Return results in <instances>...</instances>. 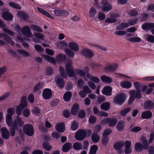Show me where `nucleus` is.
<instances>
[{
	"label": "nucleus",
	"mask_w": 154,
	"mask_h": 154,
	"mask_svg": "<svg viewBox=\"0 0 154 154\" xmlns=\"http://www.w3.org/2000/svg\"><path fill=\"white\" fill-rule=\"evenodd\" d=\"M65 69L69 77H71L75 75L74 71L70 63H68L66 65Z\"/></svg>",
	"instance_id": "1a4fd4ad"
},
{
	"label": "nucleus",
	"mask_w": 154,
	"mask_h": 154,
	"mask_svg": "<svg viewBox=\"0 0 154 154\" xmlns=\"http://www.w3.org/2000/svg\"><path fill=\"white\" fill-rule=\"evenodd\" d=\"M20 101V103L17 106L16 110V113L18 115H21L22 109L28 106L26 97L23 96L22 97Z\"/></svg>",
	"instance_id": "f257e3e1"
},
{
	"label": "nucleus",
	"mask_w": 154,
	"mask_h": 154,
	"mask_svg": "<svg viewBox=\"0 0 154 154\" xmlns=\"http://www.w3.org/2000/svg\"><path fill=\"white\" fill-rule=\"evenodd\" d=\"M71 129L73 131H75L78 128V124L75 122L73 121L72 122L71 126Z\"/></svg>",
	"instance_id": "5fc2aeb1"
},
{
	"label": "nucleus",
	"mask_w": 154,
	"mask_h": 154,
	"mask_svg": "<svg viewBox=\"0 0 154 154\" xmlns=\"http://www.w3.org/2000/svg\"><path fill=\"white\" fill-rule=\"evenodd\" d=\"M81 53L87 57H91L93 56L92 52L88 49H84L82 51Z\"/></svg>",
	"instance_id": "4be33fe9"
},
{
	"label": "nucleus",
	"mask_w": 154,
	"mask_h": 154,
	"mask_svg": "<svg viewBox=\"0 0 154 154\" xmlns=\"http://www.w3.org/2000/svg\"><path fill=\"white\" fill-rule=\"evenodd\" d=\"M17 116L16 118L14 120L13 126L15 128V129H18V128L22 127L24 125V122L23 121L21 117Z\"/></svg>",
	"instance_id": "7ed1b4c3"
},
{
	"label": "nucleus",
	"mask_w": 154,
	"mask_h": 154,
	"mask_svg": "<svg viewBox=\"0 0 154 154\" xmlns=\"http://www.w3.org/2000/svg\"><path fill=\"white\" fill-rule=\"evenodd\" d=\"M61 76H57L56 77V81L57 84L60 87H62L64 84V81L61 78Z\"/></svg>",
	"instance_id": "b1692460"
},
{
	"label": "nucleus",
	"mask_w": 154,
	"mask_h": 154,
	"mask_svg": "<svg viewBox=\"0 0 154 154\" xmlns=\"http://www.w3.org/2000/svg\"><path fill=\"white\" fill-rule=\"evenodd\" d=\"M134 149L137 151L140 152L143 150V146L140 143H137L135 144Z\"/></svg>",
	"instance_id": "ea45409f"
},
{
	"label": "nucleus",
	"mask_w": 154,
	"mask_h": 154,
	"mask_svg": "<svg viewBox=\"0 0 154 154\" xmlns=\"http://www.w3.org/2000/svg\"><path fill=\"white\" fill-rule=\"evenodd\" d=\"M24 132L29 136H32L34 133V130L32 126L29 124H26L23 127Z\"/></svg>",
	"instance_id": "423d86ee"
},
{
	"label": "nucleus",
	"mask_w": 154,
	"mask_h": 154,
	"mask_svg": "<svg viewBox=\"0 0 154 154\" xmlns=\"http://www.w3.org/2000/svg\"><path fill=\"white\" fill-rule=\"evenodd\" d=\"M91 139L93 142L97 143L99 141L100 137L98 134L94 133L92 134L91 136Z\"/></svg>",
	"instance_id": "c03bdc74"
},
{
	"label": "nucleus",
	"mask_w": 154,
	"mask_h": 154,
	"mask_svg": "<svg viewBox=\"0 0 154 154\" xmlns=\"http://www.w3.org/2000/svg\"><path fill=\"white\" fill-rule=\"evenodd\" d=\"M33 35L35 38H33L32 40L35 43H38L40 42V40H43L45 38L44 35L40 33L35 32Z\"/></svg>",
	"instance_id": "9d476101"
},
{
	"label": "nucleus",
	"mask_w": 154,
	"mask_h": 154,
	"mask_svg": "<svg viewBox=\"0 0 154 154\" xmlns=\"http://www.w3.org/2000/svg\"><path fill=\"white\" fill-rule=\"evenodd\" d=\"M112 6L110 4H107L106 5H104L102 6V10L103 11H108L112 9Z\"/></svg>",
	"instance_id": "09e8293b"
},
{
	"label": "nucleus",
	"mask_w": 154,
	"mask_h": 154,
	"mask_svg": "<svg viewBox=\"0 0 154 154\" xmlns=\"http://www.w3.org/2000/svg\"><path fill=\"white\" fill-rule=\"evenodd\" d=\"M42 146L45 150L48 151H49L52 149L51 146L48 142H43L42 144Z\"/></svg>",
	"instance_id": "864d4df0"
},
{
	"label": "nucleus",
	"mask_w": 154,
	"mask_h": 154,
	"mask_svg": "<svg viewBox=\"0 0 154 154\" xmlns=\"http://www.w3.org/2000/svg\"><path fill=\"white\" fill-rule=\"evenodd\" d=\"M129 94L130 95L128 102L129 104H131L133 103L135 98L140 99L141 97V91L140 90L131 91L129 92Z\"/></svg>",
	"instance_id": "f03ea898"
},
{
	"label": "nucleus",
	"mask_w": 154,
	"mask_h": 154,
	"mask_svg": "<svg viewBox=\"0 0 154 154\" xmlns=\"http://www.w3.org/2000/svg\"><path fill=\"white\" fill-rule=\"evenodd\" d=\"M131 143L129 141L127 140L125 142V152L126 154L131 153Z\"/></svg>",
	"instance_id": "4468645a"
},
{
	"label": "nucleus",
	"mask_w": 154,
	"mask_h": 154,
	"mask_svg": "<svg viewBox=\"0 0 154 154\" xmlns=\"http://www.w3.org/2000/svg\"><path fill=\"white\" fill-rule=\"evenodd\" d=\"M121 86L124 88H129L132 86L131 83L128 81H124L121 83Z\"/></svg>",
	"instance_id": "c756f323"
},
{
	"label": "nucleus",
	"mask_w": 154,
	"mask_h": 154,
	"mask_svg": "<svg viewBox=\"0 0 154 154\" xmlns=\"http://www.w3.org/2000/svg\"><path fill=\"white\" fill-rule=\"evenodd\" d=\"M110 104L108 102H106L103 103L100 105L101 109L104 111H107L110 109Z\"/></svg>",
	"instance_id": "7c9ffc66"
},
{
	"label": "nucleus",
	"mask_w": 154,
	"mask_h": 154,
	"mask_svg": "<svg viewBox=\"0 0 154 154\" xmlns=\"http://www.w3.org/2000/svg\"><path fill=\"white\" fill-rule=\"evenodd\" d=\"M66 55L64 54H59L56 56V59L58 61L63 60H65Z\"/></svg>",
	"instance_id": "680f3d73"
},
{
	"label": "nucleus",
	"mask_w": 154,
	"mask_h": 154,
	"mask_svg": "<svg viewBox=\"0 0 154 154\" xmlns=\"http://www.w3.org/2000/svg\"><path fill=\"white\" fill-rule=\"evenodd\" d=\"M42 56L46 60L52 63H54L56 60L53 57L49 56H48L42 54Z\"/></svg>",
	"instance_id": "2f4dec72"
},
{
	"label": "nucleus",
	"mask_w": 154,
	"mask_h": 154,
	"mask_svg": "<svg viewBox=\"0 0 154 154\" xmlns=\"http://www.w3.org/2000/svg\"><path fill=\"white\" fill-rule=\"evenodd\" d=\"M98 146L95 145H92L90 148L89 152L90 154H95L98 149Z\"/></svg>",
	"instance_id": "8fccbe9b"
},
{
	"label": "nucleus",
	"mask_w": 154,
	"mask_h": 154,
	"mask_svg": "<svg viewBox=\"0 0 154 154\" xmlns=\"http://www.w3.org/2000/svg\"><path fill=\"white\" fill-rule=\"evenodd\" d=\"M18 16L20 18L24 20H26L28 18V14L25 12L19 11L17 13Z\"/></svg>",
	"instance_id": "c85d7f7f"
},
{
	"label": "nucleus",
	"mask_w": 154,
	"mask_h": 154,
	"mask_svg": "<svg viewBox=\"0 0 154 154\" xmlns=\"http://www.w3.org/2000/svg\"><path fill=\"white\" fill-rule=\"evenodd\" d=\"M23 116L25 118L29 117L30 114V110L28 109H25L23 110Z\"/></svg>",
	"instance_id": "052dcab7"
},
{
	"label": "nucleus",
	"mask_w": 154,
	"mask_h": 154,
	"mask_svg": "<svg viewBox=\"0 0 154 154\" xmlns=\"http://www.w3.org/2000/svg\"><path fill=\"white\" fill-rule=\"evenodd\" d=\"M97 11L94 7L91 8L89 11V17L91 18H94L95 15L96 14Z\"/></svg>",
	"instance_id": "a19ab883"
},
{
	"label": "nucleus",
	"mask_w": 154,
	"mask_h": 154,
	"mask_svg": "<svg viewBox=\"0 0 154 154\" xmlns=\"http://www.w3.org/2000/svg\"><path fill=\"white\" fill-rule=\"evenodd\" d=\"M66 54L69 57H73L75 55L74 53L72 50L68 48H66L64 50Z\"/></svg>",
	"instance_id": "49530a36"
},
{
	"label": "nucleus",
	"mask_w": 154,
	"mask_h": 154,
	"mask_svg": "<svg viewBox=\"0 0 154 154\" xmlns=\"http://www.w3.org/2000/svg\"><path fill=\"white\" fill-rule=\"evenodd\" d=\"M137 79L140 80L144 82L154 81V76L145 77L142 79Z\"/></svg>",
	"instance_id": "de8ad7c7"
},
{
	"label": "nucleus",
	"mask_w": 154,
	"mask_h": 154,
	"mask_svg": "<svg viewBox=\"0 0 154 154\" xmlns=\"http://www.w3.org/2000/svg\"><path fill=\"white\" fill-rule=\"evenodd\" d=\"M7 114L6 116H12L15 112V109L14 108H10L8 109L7 110Z\"/></svg>",
	"instance_id": "3c124183"
},
{
	"label": "nucleus",
	"mask_w": 154,
	"mask_h": 154,
	"mask_svg": "<svg viewBox=\"0 0 154 154\" xmlns=\"http://www.w3.org/2000/svg\"><path fill=\"white\" fill-rule=\"evenodd\" d=\"M32 113L37 116L38 115L40 112V110L37 107H34L32 110Z\"/></svg>",
	"instance_id": "774afa93"
},
{
	"label": "nucleus",
	"mask_w": 154,
	"mask_h": 154,
	"mask_svg": "<svg viewBox=\"0 0 154 154\" xmlns=\"http://www.w3.org/2000/svg\"><path fill=\"white\" fill-rule=\"evenodd\" d=\"M109 140V138L108 137L103 136L102 139V143L103 145H106L107 144Z\"/></svg>",
	"instance_id": "338daca9"
},
{
	"label": "nucleus",
	"mask_w": 154,
	"mask_h": 154,
	"mask_svg": "<svg viewBox=\"0 0 154 154\" xmlns=\"http://www.w3.org/2000/svg\"><path fill=\"white\" fill-rule=\"evenodd\" d=\"M31 29L35 31L39 32H42V30L39 26L34 25H32L30 26Z\"/></svg>",
	"instance_id": "e2e57ef3"
},
{
	"label": "nucleus",
	"mask_w": 154,
	"mask_h": 154,
	"mask_svg": "<svg viewBox=\"0 0 154 154\" xmlns=\"http://www.w3.org/2000/svg\"><path fill=\"white\" fill-rule=\"evenodd\" d=\"M57 47L60 49H63L65 47L67 46V43L65 41L59 42L56 43Z\"/></svg>",
	"instance_id": "5701e85b"
},
{
	"label": "nucleus",
	"mask_w": 154,
	"mask_h": 154,
	"mask_svg": "<svg viewBox=\"0 0 154 154\" xmlns=\"http://www.w3.org/2000/svg\"><path fill=\"white\" fill-rule=\"evenodd\" d=\"M2 16L4 19L8 21L11 20L13 18L12 15L10 13L8 12L3 13L2 14Z\"/></svg>",
	"instance_id": "412c9836"
},
{
	"label": "nucleus",
	"mask_w": 154,
	"mask_h": 154,
	"mask_svg": "<svg viewBox=\"0 0 154 154\" xmlns=\"http://www.w3.org/2000/svg\"><path fill=\"white\" fill-rule=\"evenodd\" d=\"M79 109V105L77 103L74 104L72 105L71 109V114L73 115H76Z\"/></svg>",
	"instance_id": "dca6fc26"
},
{
	"label": "nucleus",
	"mask_w": 154,
	"mask_h": 154,
	"mask_svg": "<svg viewBox=\"0 0 154 154\" xmlns=\"http://www.w3.org/2000/svg\"><path fill=\"white\" fill-rule=\"evenodd\" d=\"M44 84L43 82H39L36 84L34 86L33 88L34 92L37 91L43 87Z\"/></svg>",
	"instance_id": "79ce46f5"
},
{
	"label": "nucleus",
	"mask_w": 154,
	"mask_h": 154,
	"mask_svg": "<svg viewBox=\"0 0 154 154\" xmlns=\"http://www.w3.org/2000/svg\"><path fill=\"white\" fill-rule=\"evenodd\" d=\"M3 37L4 39L7 42L10 44L11 45H14V42L10 37L8 35L5 34L0 33V38H1Z\"/></svg>",
	"instance_id": "393cba45"
},
{
	"label": "nucleus",
	"mask_w": 154,
	"mask_h": 154,
	"mask_svg": "<svg viewBox=\"0 0 154 154\" xmlns=\"http://www.w3.org/2000/svg\"><path fill=\"white\" fill-rule=\"evenodd\" d=\"M117 121V119H116L108 118L103 120L101 122L103 124L106 125L108 124L109 127H113L116 125Z\"/></svg>",
	"instance_id": "20e7f679"
},
{
	"label": "nucleus",
	"mask_w": 154,
	"mask_h": 154,
	"mask_svg": "<svg viewBox=\"0 0 154 154\" xmlns=\"http://www.w3.org/2000/svg\"><path fill=\"white\" fill-rule=\"evenodd\" d=\"M17 52L18 53L24 57H28L29 56V53L24 50L19 49L17 51Z\"/></svg>",
	"instance_id": "603ef678"
},
{
	"label": "nucleus",
	"mask_w": 154,
	"mask_h": 154,
	"mask_svg": "<svg viewBox=\"0 0 154 154\" xmlns=\"http://www.w3.org/2000/svg\"><path fill=\"white\" fill-rule=\"evenodd\" d=\"M153 106V103L151 101H148L145 103L144 107L145 109H147L152 107Z\"/></svg>",
	"instance_id": "13d9d810"
},
{
	"label": "nucleus",
	"mask_w": 154,
	"mask_h": 154,
	"mask_svg": "<svg viewBox=\"0 0 154 154\" xmlns=\"http://www.w3.org/2000/svg\"><path fill=\"white\" fill-rule=\"evenodd\" d=\"M112 132V130L110 128H107L103 131V136L107 137Z\"/></svg>",
	"instance_id": "bf43d9fd"
},
{
	"label": "nucleus",
	"mask_w": 154,
	"mask_h": 154,
	"mask_svg": "<svg viewBox=\"0 0 154 154\" xmlns=\"http://www.w3.org/2000/svg\"><path fill=\"white\" fill-rule=\"evenodd\" d=\"M125 123L122 120H120L118 122L117 124L116 129L119 131L123 130L125 127Z\"/></svg>",
	"instance_id": "aec40b11"
},
{
	"label": "nucleus",
	"mask_w": 154,
	"mask_h": 154,
	"mask_svg": "<svg viewBox=\"0 0 154 154\" xmlns=\"http://www.w3.org/2000/svg\"><path fill=\"white\" fill-rule=\"evenodd\" d=\"M125 145V142L124 141L121 140L116 142L114 145V148L117 150H119L121 149Z\"/></svg>",
	"instance_id": "f3484780"
},
{
	"label": "nucleus",
	"mask_w": 154,
	"mask_h": 154,
	"mask_svg": "<svg viewBox=\"0 0 154 154\" xmlns=\"http://www.w3.org/2000/svg\"><path fill=\"white\" fill-rule=\"evenodd\" d=\"M141 141L143 144V147L145 149H147L148 148L149 142L147 140L146 137H143L141 139Z\"/></svg>",
	"instance_id": "e433bc0d"
},
{
	"label": "nucleus",
	"mask_w": 154,
	"mask_h": 154,
	"mask_svg": "<svg viewBox=\"0 0 154 154\" xmlns=\"http://www.w3.org/2000/svg\"><path fill=\"white\" fill-rule=\"evenodd\" d=\"M73 148L76 150H80L82 148V144L80 142H76L73 144Z\"/></svg>",
	"instance_id": "a18cd8bd"
},
{
	"label": "nucleus",
	"mask_w": 154,
	"mask_h": 154,
	"mask_svg": "<svg viewBox=\"0 0 154 154\" xmlns=\"http://www.w3.org/2000/svg\"><path fill=\"white\" fill-rule=\"evenodd\" d=\"M37 9L38 11L41 13L42 14H44L45 15L49 17L50 18L53 19L54 18L53 17V16H52L48 13L45 11L43 9H42L41 8L38 7L37 8Z\"/></svg>",
	"instance_id": "72a5a7b5"
},
{
	"label": "nucleus",
	"mask_w": 154,
	"mask_h": 154,
	"mask_svg": "<svg viewBox=\"0 0 154 154\" xmlns=\"http://www.w3.org/2000/svg\"><path fill=\"white\" fill-rule=\"evenodd\" d=\"M131 110V108L127 107L122 110L120 112V114L122 116H125Z\"/></svg>",
	"instance_id": "6e6d98bb"
},
{
	"label": "nucleus",
	"mask_w": 154,
	"mask_h": 154,
	"mask_svg": "<svg viewBox=\"0 0 154 154\" xmlns=\"http://www.w3.org/2000/svg\"><path fill=\"white\" fill-rule=\"evenodd\" d=\"M112 88L109 86H104L102 91L103 94L107 96H109L112 94Z\"/></svg>",
	"instance_id": "ddd939ff"
},
{
	"label": "nucleus",
	"mask_w": 154,
	"mask_h": 154,
	"mask_svg": "<svg viewBox=\"0 0 154 154\" xmlns=\"http://www.w3.org/2000/svg\"><path fill=\"white\" fill-rule=\"evenodd\" d=\"M2 136L5 139H8L10 136L9 132L7 129L3 127L1 130Z\"/></svg>",
	"instance_id": "a211bd4d"
},
{
	"label": "nucleus",
	"mask_w": 154,
	"mask_h": 154,
	"mask_svg": "<svg viewBox=\"0 0 154 154\" xmlns=\"http://www.w3.org/2000/svg\"><path fill=\"white\" fill-rule=\"evenodd\" d=\"M71 95V93L70 91H67L64 94L63 96V99L66 101H68L70 100Z\"/></svg>",
	"instance_id": "58836bf2"
},
{
	"label": "nucleus",
	"mask_w": 154,
	"mask_h": 154,
	"mask_svg": "<svg viewBox=\"0 0 154 154\" xmlns=\"http://www.w3.org/2000/svg\"><path fill=\"white\" fill-rule=\"evenodd\" d=\"M60 73L61 75V76L63 78H66L67 75L65 72H64V69L63 67L60 66L59 68Z\"/></svg>",
	"instance_id": "69168bd1"
},
{
	"label": "nucleus",
	"mask_w": 154,
	"mask_h": 154,
	"mask_svg": "<svg viewBox=\"0 0 154 154\" xmlns=\"http://www.w3.org/2000/svg\"><path fill=\"white\" fill-rule=\"evenodd\" d=\"M101 80L104 82L107 83H110L112 82V79L105 75H103L100 78Z\"/></svg>",
	"instance_id": "473e14b6"
},
{
	"label": "nucleus",
	"mask_w": 154,
	"mask_h": 154,
	"mask_svg": "<svg viewBox=\"0 0 154 154\" xmlns=\"http://www.w3.org/2000/svg\"><path fill=\"white\" fill-rule=\"evenodd\" d=\"M86 132L83 130L80 129L78 130L75 133V137L78 140H83L86 136Z\"/></svg>",
	"instance_id": "39448f33"
},
{
	"label": "nucleus",
	"mask_w": 154,
	"mask_h": 154,
	"mask_svg": "<svg viewBox=\"0 0 154 154\" xmlns=\"http://www.w3.org/2000/svg\"><path fill=\"white\" fill-rule=\"evenodd\" d=\"M129 26V23H122L116 27L117 30H123L124 28L128 27Z\"/></svg>",
	"instance_id": "37998d69"
},
{
	"label": "nucleus",
	"mask_w": 154,
	"mask_h": 154,
	"mask_svg": "<svg viewBox=\"0 0 154 154\" xmlns=\"http://www.w3.org/2000/svg\"><path fill=\"white\" fill-rule=\"evenodd\" d=\"M22 33L28 37L32 38V34L31 33L29 27L27 26L23 27L21 30Z\"/></svg>",
	"instance_id": "f8f14e48"
},
{
	"label": "nucleus",
	"mask_w": 154,
	"mask_h": 154,
	"mask_svg": "<svg viewBox=\"0 0 154 154\" xmlns=\"http://www.w3.org/2000/svg\"><path fill=\"white\" fill-rule=\"evenodd\" d=\"M126 95L123 93H121L116 95L114 99V101L118 104L123 103L125 100Z\"/></svg>",
	"instance_id": "0eeeda50"
},
{
	"label": "nucleus",
	"mask_w": 154,
	"mask_h": 154,
	"mask_svg": "<svg viewBox=\"0 0 154 154\" xmlns=\"http://www.w3.org/2000/svg\"><path fill=\"white\" fill-rule=\"evenodd\" d=\"M152 113L149 111H146L142 113L141 117L143 119H148L152 116Z\"/></svg>",
	"instance_id": "a878e982"
},
{
	"label": "nucleus",
	"mask_w": 154,
	"mask_h": 154,
	"mask_svg": "<svg viewBox=\"0 0 154 154\" xmlns=\"http://www.w3.org/2000/svg\"><path fill=\"white\" fill-rule=\"evenodd\" d=\"M37 9L38 11L41 13L42 14H44L45 15L49 17L50 18L53 19L54 18L53 17V16H52L48 13L45 11L43 9H42L41 8L38 7L37 8Z\"/></svg>",
	"instance_id": "f704fd0d"
},
{
	"label": "nucleus",
	"mask_w": 154,
	"mask_h": 154,
	"mask_svg": "<svg viewBox=\"0 0 154 154\" xmlns=\"http://www.w3.org/2000/svg\"><path fill=\"white\" fill-rule=\"evenodd\" d=\"M117 67L118 65L116 63L110 64L104 67V71L106 72H113L117 69Z\"/></svg>",
	"instance_id": "6e6552de"
},
{
	"label": "nucleus",
	"mask_w": 154,
	"mask_h": 154,
	"mask_svg": "<svg viewBox=\"0 0 154 154\" xmlns=\"http://www.w3.org/2000/svg\"><path fill=\"white\" fill-rule=\"evenodd\" d=\"M12 117L6 116V122L8 126L9 127H12Z\"/></svg>",
	"instance_id": "4c0bfd02"
},
{
	"label": "nucleus",
	"mask_w": 154,
	"mask_h": 154,
	"mask_svg": "<svg viewBox=\"0 0 154 154\" xmlns=\"http://www.w3.org/2000/svg\"><path fill=\"white\" fill-rule=\"evenodd\" d=\"M52 92L51 90L49 88L44 89L42 93L43 98L46 100H48L51 98L52 96Z\"/></svg>",
	"instance_id": "9b49d317"
},
{
	"label": "nucleus",
	"mask_w": 154,
	"mask_h": 154,
	"mask_svg": "<svg viewBox=\"0 0 154 154\" xmlns=\"http://www.w3.org/2000/svg\"><path fill=\"white\" fill-rule=\"evenodd\" d=\"M0 27H3L2 29V30L3 32H4L11 35H14L13 32L9 29H8L4 27V24L1 21L0 19Z\"/></svg>",
	"instance_id": "cd10ccee"
},
{
	"label": "nucleus",
	"mask_w": 154,
	"mask_h": 154,
	"mask_svg": "<svg viewBox=\"0 0 154 154\" xmlns=\"http://www.w3.org/2000/svg\"><path fill=\"white\" fill-rule=\"evenodd\" d=\"M126 40L129 42L134 43L139 42L141 41V39L138 37L130 38Z\"/></svg>",
	"instance_id": "c9c22d12"
},
{
	"label": "nucleus",
	"mask_w": 154,
	"mask_h": 154,
	"mask_svg": "<svg viewBox=\"0 0 154 154\" xmlns=\"http://www.w3.org/2000/svg\"><path fill=\"white\" fill-rule=\"evenodd\" d=\"M55 128L58 132H63L65 131V125L63 123H59L56 125Z\"/></svg>",
	"instance_id": "2eb2a0df"
},
{
	"label": "nucleus",
	"mask_w": 154,
	"mask_h": 154,
	"mask_svg": "<svg viewBox=\"0 0 154 154\" xmlns=\"http://www.w3.org/2000/svg\"><path fill=\"white\" fill-rule=\"evenodd\" d=\"M72 145L69 143H66L63 145L62 148V150L64 152L69 151L72 148Z\"/></svg>",
	"instance_id": "bb28decb"
},
{
	"label": "nucleus",
	"mask_w": 154,
	"mask_h": 154,
	"mask_svg": "<svg viewBox=\"0 0 154 154\" xmlns=\"http://www.w3.org/2000/svg\"><path fill=\"white\" fill-rule=\"evenodd\" d=\"M68 45L69 48L74 51H78L79 50V48L78 45L75 42H70L68 43Z\"/></svg>",
	"instance_id": "6ab92c4d"
},
{
	"label": "nucleus",
	"mask_w": 154,
	"mask_h": 154,
	"mask_svg": "<svg viewBox=\"0 0 154 154\" xmlns=\"http://www.w3.org/2000/svg\"><path fill=\"white\" fill-rule=\"evenodd\" d=\"M10 94L9 92H7L0 97V101H2L5 100L7 98L9 97Z\"/></svg>",
	"instance_id": "4d7b16f0"
},
{
	"label": "nucleus",
	"mask_w": 154,
	"mask_h": 154,
	"mask_svg": "<svg viewBox=\"0 0 154 154\" xmlns=\"http://www.w3.org/2000/svg\"><path fill=\"white\" fill-rule=\"evenodd\" d=\"M9 5L11 7L14 8L18 9H21V7L20 5L17 4H16L14 2H11L9 3Z\"/></svg>",
	"instance_id": "0e129e2a"
}]
</instances>
